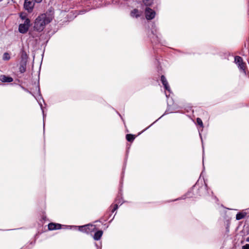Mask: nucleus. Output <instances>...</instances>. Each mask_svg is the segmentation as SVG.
<instances>
[{
  "instance_id": "obj_16",
  "label": "nucleus",
  "mask_w": 249,
  "mask_h": 249,
  "mask_svg": "<svg viewBox=\"0 0 249 249\" xmlns=\"http://www.w3.org/2000/svg\"><path fill=\"white\" fill-rule=\"evenodd\" d=\"M118 208V205L117 204L112 205L109 207V211L112 213H113Z\"/></svg>"
},
{
  "instance_id": "obj_27",
  "label": "nucleus",
  "mask_w": 249,
  "mask_h": 249,
  "mask_svg": "<svg viewBox=\"0 0 249 249\" xmlns=\"http://www.w3.org/2000/svg\"><path fill=\"white\" fill-rule=\"evenodd\" d=\"M3 0H0V2L2 1Z\"/></svg>"
},
{
  "instance_id": "obj_7",
  "label": "nucleus",
  "mask_w": 249,
  "mask_h": 249,
  "mask_svg": "<svg viewBox=\"0 0 249 249\" xmlns=\"http://www.w3.org/2000/svg\"><path fill=\"white\" fill-rule=\"evenodd\" d=\"M0 81L3 83H10L13 81V78L9 76L0 75Z\"/></svg>"
},
{
  "instance_id": "obj_22",
  "label": "nucleus",
  "mask_w": 249,
  "mask_h": 249,
  "mask_svg": "<svg viewBox=\"0 0 249 249\" xmlns=\"http://www.w3.org/2000/svg\"><path fill=\"white\" fill-rule=\"evenodd\" d=\"M242 249H249V244H246L242 247Z\"/></svg>"
},
{
  "instance_id": "obj_18",
  "label": "nucleus",
  "mask_w": 249,
  "mask_h": 249,
  "mask_svg": "<svg viewBox=\"0 0 249 249\" xmlns=\"http://www.w3.org/2000/svg\"><path fill=\"white\" fill-rule=\"evenodd\" d=\"M10 59V56L9 53H4L3 55V60H9Z\"/></svg>"
},
{
  "instance_id": "obj_8",
  "label": "nucleus",
  "mask_w": 249,
  "mask_h": 249,
  "mask_svg": "<svg viewBox=\"0 0 249 249\" xmlns=\"http://www.w3.org/2000/svg\"><path fill=\"white\" fill-rule=\"evenodd\" d=\"M160 80H161V83H162V85H163L165 89L166 90L170 91V86L168 85V83L165 77L163 75L161 76Z\"/></svg>"
},
{
  "instance_id": "obj_17",
  "label": "nucleus",
  "mask_w": 249,
  "mask_h": 249,
  "mask_svg": "<svg viewBox=\"0 0 249 249\" xmlns=\"http://www.w3.org/2000/svg\"><path fill=\"white\" fill-rule=\"evenodd\" d=\"M154 0H142L144 4L147 6L151 5L153 3Z\"/></svg>"
},
{
  "instance_id": "obj_12",
  "label": "nucleus",
  "mask_w": 249,
  "mask_h": 249,
  "mask_svg": "<svg viewBox=\"0 0 249 249\" xmlns=\"http://www.w3.org/2000/svg\"><path fill=\"white\" fill-rule=\"evenodd\" d=\"M103 232L101 230H99L96 231L93 235V239L96 240L98 241L100 239L101 237H102L103 235Z\"/></svg>"
},
{
  "instance_id": "obj_26",
  "label": "nucleus",
  "mask_w": 249,
  "mask_h": 249,
  "mask_svg": "<svg viewBox=\"0 0 249 249\" xmlns=\"http://www.w3.org/2000/svg\"><path fill=\"white\" fill-rule=\"evenodd\" d=\"M28 1H34L33 0H28Z\"/></svg>"
},
{
  "instance_id": "obj_5",
  "label": "nucleus",
  "mask_w": 249,
  "mask_h": 249,
  "mask_svg": "<svg viewBox=\"0 0 249 249\" xmlns=\"http://www.w3.org/2000/svg\"><path fill=\"white\" fill-rule=\"evenodd\" d=\"M35 1H28V0H25L24 8L29 13L32 12L35 5Z\"/></svg>"
},
{
  "instance_id": "obj_24",
  "label": "nucleus",
  "mask_w": 249,
  "mask_h": 249,
  "mask_svg": "<svg viewBox=\"0 0 249 249\" xmlns=\"http://www.w3.org/2000/svg\"><path fill=\"white\" fill-rule=\"evenodd\" d=\"M190 192H189L187 194V196H188V197H192V196H190Z\"/></svg>"
},
{
  "instance_id": "obj_13",
  "label": "nucleus",
  "mask_w": 249,
  "mask_h": 249,
  "mask_svg": "<svg viewBox=\"0 0 249 249\" xmlns=\"http://www.w3.org/2000/svg\"><path fill=\"white\" fill-rule=\"evenodd\" d=\"M246 215L247 213L246 212L238 213L236 215V219L237 220H239L244 218Z\"/></svg>"
},
{
  "instance_id": "obj_9",
  "label": "nucleus",
  "mask_w": 249,
  "mask_h": 249,
  "mask_svg": "<svg viewBox=\"0 0 249 249\" xmlns=\"http://www.w3.org/2000/svg\"><path fill=\"white\" fill-rule=\"evenodd\" d=\"M29 27L23 24H20L18 26V31L21 34H25L29 30Z\"/></svg>"
},
{
  "instance_id": "obj_4",
  "label": "nucleus",
  "mask_w": 249,
  "mask_h": 249,
  "mask_svg": "<svg viewBox=\"0 0 249 249\" xmlns=\"http://www.w3.org/2000/svg\"><path fill=\"white\" fill-rule=\"evenodd\" d=\"M145 14L146 18L147 20H151L153 19L156 15V12L152 9L147 7L145 9Z\"/></svg>"
},
{
  "instance_id": "obj_10",
  "label": "nucleus",
  "mask_w": 249,
  "mask_h": 249,
  "mask_svg": "<svg viewBox=\"0 0 249 249\" xmlns=\"http://www.w3.org/2000/svg\"><path fill=\"white\" fill-rule=\"evenodd\" d=\"M26 65L27 62L23 61H20V66L19 68V71L20 73H24L26 71Z\"/></svg>"
},
{
  "instance_id": "obj_21",
  "label": "nucleus",
  "mask_w": 249,
  "mask_h": 249,
  "mask_svg": "<svg viewBox=\"0 0 249 249\" xmlns=\"http://www.w3.org/2000/svg\"><path fill=\"white\" fill-rule=\"evenodd\" d=\"M20 16V18L22 19H24H24H25L26 18H26V14H25V13H21V14H20V16Z\"/></svg>"
},
{
  "instance_id": "obj_2",
  "label": "nucleus",
  "mask_w": 249,
  "mask_h": 249,
  "mask_svg": "<svg viewBox=\"0 0 249 249\" xmlns=\"http://www.w3.org/2000/svg\"><path fill=\"white\" fill-rule=\"evenodd\" d=\"M79 230L80 231L86 233L87 234L91 233L96 231V226L92 224H87L86 225L79 227Z\"/></svg>"
},
{
  "instance_id": "obj_6",
  "label": "nucleus",
  "mask_w": 249,
  "mask_h": 249,
  "mask_svg": "<svg viewBox=\"0 0 249 249\" xmlns=\"http://www.w3.org/2000/svg\"><path fill=\"white\" fill-rule=\"evenodd\" d=\"M62 227V225L60 224L50 223L48 224V229L50 231L59 230Z\"/></svg>"
},
{
  "instance_id": "obj_11",
  "label": "nucleus",
  "mask_w": 249,
  "mask_h": 249,
  "mask_svg": "<svg viewBox=\"0 0 249 249\" xmlns=\"http://www.w3.org/2000/svg\"><path fill=\"white\" fill-rule=\"evenodd\" d=\"M130 16L132 18H138L140 17L141 13L138 9H134L131 11Z\"/></svg>"
},
{
  "instance_id": "obj_3",
  "label": "nucleus",
  "mask_w": 249,
  "mask_h": 249,
  "mask_svg": "<svg viewBox=\"0 0 249 249\" xmlns=\"http://www.w3.org/2000/svg\"><path fill=\"white\" fill-rule=\"evenodd\" d=\"M234 62L238 65V68L245 72L246 64L243 61V58L239 56L234 57Z\"/></svg>"
},
{
  "instance_id": "obj_1",
  "label": "nucleus",
  "mask_w": 249,
  "mask_h": 249,
  "mask_svg": "<svg viewBox=\"0 0 249 249\" xmlns=\"http://www.w3.org/2000/svg\"><path fill=\"white\" fill-rule=\"evenodd\" d=\"M51 21V19L47 17L46 14L39 16L36 19L34 28L35 30L41 32L43 30L46 24Z\"/></svg>"
},
{
  "instance_id": "obj_14",
  "label": "nucleus",
  "mask_w": 249,
  "mask_h": 249,
  "mask_svg": "<svg viewBox=\"0 0 249 249\" xmlns=\"http://www.w3.org/2000/svg\"><path fill=\"white\" fill-rule=\"evenodd\" d=\"M135 138V136L134 135L128 134L126 135V139L127 141L132 142L134 141Z\"/></svg>"
},
{
  "instance_id": "obj_19",
  "label": "nucleus",
  "mask_w": 249,
  "mask_h": 249,
  "mask_svg": "<svg viewBox=\"0 0 249 249\" xmlns=\"http://www.w3.org/2000/svg\"><path fill=\"white\" fill-rule=\"evenodd\" d=\"M25 21L23 23H22L24 25H25V26H27L29 28L30 26V20L29 18H26L24 19Z\"/></svg>"
},
{
  "instance_id": "obj_23",
  "label": "nucleus",
  "mask_w": 249,
  "mask_h": 249,
  "mask_svg": "<svg viewBox=\"0 0 249 249\" xmlns=\"http://www.w3.org/2000/svg\"><path fill=\"white\" fill-rule=\"evenodd\" d=\"M35 2L37 3H39L42 1V0H34Z\"/></svg>"
},
{
  "instance_id": "obj_25",
  "label": "nucleus",
  "mask_w": 249,
  "mask_h": 249,
  "mask_svg": "<svg viewBox=\"0 0 249 249\" xmlns=\"http://www.w3.org/2000/svg\"><path fill=\"white\" fill-rule=\"evenodd\" d=\"M246 241L249 242V237H247Z\"/></svg>"
},
{
  "instance_id": "obj_15",
  "label": "nucleus",
  "mask_w": 249,
  "mask_h": 249,
  "mask_svg": "<svg viewBox=\"0 0 249 249\" xmlns=\"http://www.w3.org/2000/svg\"><path fill=\"white\" fill-rule=\"evenodd\" d=\"M21 61H25V62H27L28 60V55L26 53L25 51H23L22 52L21 56Z\"/></svg>"
},
{
  "instance_id": "obj_20",
  "label": "nucleus",
  "mask_w": 249,
  "mask_h": 249,
  "mask_svg": "<svg viewBox=\"0 0 249 249\" xmlns=\"http://www.w3.org/2000/svg\"><path fill=\"white\" fill-rule=\"evenodd\" d=\"M196 122L199 125L203 126V122L200 118H197L196 119Z\"/></svg>"
}]
</instances>
